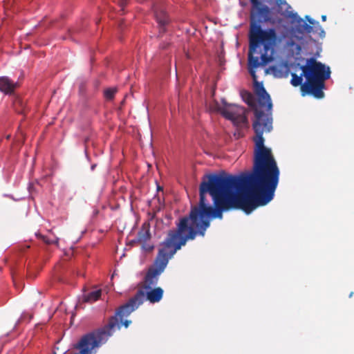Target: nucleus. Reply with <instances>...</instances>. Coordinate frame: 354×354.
<instances>
[{
  "mask_svg": "<svg viewBox=\"0 0 354 354\" xmlns=\"http://www.w3.org/2000/svg\"><path fill=\"white\" fill-rule=\"evenodd\" d=\"M276 40L274 29L263 30L261 24H250L248 69L258 96L252 124L255 132L252 171L239 175L210 174L205 176L199 187L247 214L271 201L279 182V168L271 149L265 147L263 137L264 132L272 129V104L263 83L257 81L256 74L258 68L273 61Z\"/></svg>",
  "mask_w": 354,
  "mask_h": 354,
  "instance_id": "obj_1",
  "label": "nucleus"
},
{
  "mask_svg": "<svg viewBox=\"0 0 354 354\" xmlns=\"http://www.w3.org/2000/svg\"><path fill=\"white\" fill-rule=\"evenodd\" d=\"M199 194L198 205L192 207L189 216L180 219L176 229L169 230L165 240L160 243L154 263L148 270L145 278L144 288L149 290L145 293L142 289L138 290L133 297L116 310L115 315L109 319L107 325L82 336L74 346L75 349L80 351L75 354H93V350L106 342L115 328H120V322L127 328L131 321L124 319L143 304L145 297L150 303L159 302L162 298L163 290L160 287L151 288V286L157 283L158 276L165 270L169 259L189 240H194L198 234L202 236L205 235L210 225L209 218L221 219L223 212L237 209L214 195H209L213 201V205H211L207 198L208 192L199 188Z\"/></svg>",
  "mask_w": 354,
  "mask_h": 354,
  "instance_id": "obj_2",
  "label": "nucleus"
},
{
  "mask_svg": "<svg viewBox=\"0 0 354 354\" xmlns=\"http://www.w3.org/2000/svg\"><path fill=\"white\" fill-rule=\"evenodd\" d=\"M300 69L302 72L299 75L291 73L290 84L295 87L300 86L302 96L310 95L317 99L323 98L325 81L330 75V68L312 57L307 59Z\"/></svg>",
  "mask_w": 354,
  "mask_h": 354,
  "instance_id": "obj_3",
  "label": "nucleus"
},
{
  "mask_svg": "<svg viewBox=\"0 0 354 354\" xmlns=\"http://www.w3.org/2000/svg\"><path fill=\"white\" fill-rule=\"evenodd\" d=\"M250 22H275L272 8L264 3L265 0H249Z\"/></svg>",
  "mask_w": 354,
  "mask_h": 354,
  "instance_id": "obj_4",
  "label": "nucleus"
},
{
  "mask_svg": "<svg viewBox=\"0 0 354 354\" xmlns=\"http://www.w3.org/2000/svg\"><path fill=\"white\" fill-rule=\"evenodd\" d=\"M221 114L227 120H231L238 127H243L247 124L245 109L235 104H226L218 108Z\"/></svg>",
  "mask_w": 354,
  "mask_h": 354,
  "instance_id": "obj_5",
  "label": "nucleus"
},
{
  "mask_svg": "<svg viewBox=\"0 0 354 354\" xmlns=\"http://www.w3.org/2000/svg\"><path fill=\"white\" fill-rule=\"evenodd\" d=\"M295 26L287 32L288 36L291 39V44H293L295 41H300L304 39L306 34L311 33L313 31L312 24H294Z\"/></svg>",
  "mask_w": 354,
  "mask_h": 354,
  "instance_id": "obj_6",
  "label": "nucleus"
},
{
  "mask_svg": "<svg viewBox=\"0 0 354 354\" xmlns=\"http://www.w3.org/2000/svg\"><path fill=\"white\" fill-rule=\"evenodd\" d=\"M276 6L278 13L290 19V22H305L297 12L292 10L291 6L285 0H276Z\"/></svg>",
  "mask_w": 354,
  "mask_h": 354,
  "instance_id": "obj_7",
  "label": "nucleus"
},
{
  "mask_svg": "<svg viewBox=\"0 0 354 354\" xmlns=\"http://www.w3.org/2000/svg\"><path fill=\"white\" fill-rule=\"evenodd\" d=\"M19 86L17 82H14L7 76L0 77V91L5 95H12Z\"/></svg>",
  "mask_w": 354,
  "mask_h": 354,
  "instance_id": "obj_8",
  "label": "nucleus"
},
{
  "mask_svg": "<svg viewBox=\"0 0 354 354\" xmlns=\"http://www.w3.org/2000/svg\"><path fill=\"white\" fill-rule=\"evenodd\" d=\"M151 238L149 225L144 224L138 234L140 243L148 242Z\"/></svg>",
  "mask_w": 354,
  "mask_h": 354,
  "instance_id": "obj_9",
  "label": "nucleus"
},
{
  "mask_svg": "<svg viewBox=\"0 0 354 354\" xmlns=\"http://www.w3.org/2000/svg\"><path fill=\"white\" fill-rule=\"evenodd\" d=\"M102 295L101 290H95L83 295L82 301L86 303H93L100 299Z\"/></svg>",
  "mask_w": 354,
  "mask_h": 354,
  "instance_id": "obj_10",
  "label": "nucleus"
},
{
  "mask_svg": "<svg viewBox=\"0 0 354 354\" xmlns=\"http://www.w3.org/2000/svg\"><path fill=\"white\" fill-rule=\"evenodd\" d=\"M155 17L157 22H168V15L162 9H157L154 12Z\"/></svg>",
  "mask_w": 354,
  "mask_h": 354,
  "instance_id": "obj_11",
  "label": "nucleus"
},
{
  "mask_svg": "<svg viewBox=\"0 0 354 354\" xmlns=\"http://www.w3.org/2000/svg\"><path fill=\"white\" fill-rule=\"evenodd\" d=\"M117 90L115 88H107L104 91V97L108 100L113 99Z\"/></svg>",
  "mask_w": 354,
  "mask_h": 354,
  "instance_id": "obj_12",
  "label": "nucleus"
},
{
  "mask_svg": "<svg viewBox=\"0 0 354 354\" xmlns=\"http://www.w3.org/2000/svg\"><path fill=\"white\" fill-rule=\"evenodd\" d=\"M316 29L314 30V27H313V34H317L318 37L321 39H323L325 37V31L321 28H315Z\"/></svg>",
  "mask_w": 354,
  "mask_h": 354,
  "instance_id": "obj_13",
  "label": "nucleus"
},
{
  "mask_svg": "<svg viewBox=\"0 0 354 354\" xmlns=\"http://www.w3.org/2000/svg\"><path fill=\"white\" fill-rule=\"evenodd\" d=\"M245 101L249 106H252L253 105V101H254L253 95L250 93L246 92Z\"/></svg>",
  "mask_w": 354,
  "mask_h": 354,
  "instance_id": "obj_14",
  "label": "nucleus"
},
{
  "mask_svg": "<svg viewBox=\"0 0 354 354\" xmlns=\"http://www.w3.org/2000/svg\"><path fill=\"white\" fill-rule=\"evenodd\" d=\"M86 85H87L86 81L82 80L80 82V83L79 84V91H80V93L83 94L86 92Z\"/></svg>",
  "mask_w": 354,
  "mask_h": 354,
  "instance_id": "obj_15",
  "label": "nucleus"
},
{
  "mask_svg": "<svg viewBox=\"0 0 354 354\" xmlns=\"http://www.w3.org/2000/svg\"><path fill=\"white\" fill-rule=\"evenodd\" d=\"M142 248L148 252L151 251L153 249V245L149 244L148 242L141 243Z\"/></svg>",
  "mask_w": 354,
  "mask_h": 354,
  "instance_id": "obj_16",
  "label": "nucleus"
},
{
  "mask_svg": "<svg viewBox=\"0 0 354 354\" xmlns=\"http://www.w3.org/2000/svg\"><path fill=\"white\" fill-rule=\"evenodd\" d=\"M43 241L47 243V244H53V243H58V240H50L49 239L42 236H41Z\"/></svg>",
  "mask_w": 354,
  "mask_h": 354,
  "instance_id": "obj_17",
  "label": "nucleus"
},
{
  "mask_svg": "<svg viewBox=\"0 0 354 354\" xmlns=\"http://www.w3.org/2000/svg\"><path fill=\"white\" fill-rule=\"evenodd\" d=\"M118 3L122 10L124 9V6L127 3V0H119Z\"/></svg>",
  "mask_w": 354,
  "mask_h": 354,
  "instance_id": "obj_18",
  "label": "nucleus"
},
{
  "mask_svg": "<svg viewBox=\"0 0 354 354\" xmlns=\"http://www.w3.org/2000/svg\"><path fill=\"white\" fill-rule=\"evenodd\" d=\"M306 21L309 23H311V22H316L313 19H312L310 16L308 15H306L305 17Z\"/></svg>",
  "mask_w": 354,
  "mask_h": 354,
  "instance_id": "obj_19",
  "label": "nucleus"
},
{
  "mask_svg": "<svg viewBox=\"0 0 354 354\" xmlns=\"http://www.w3.org/2000/svg\"><path fill=\"white\" fill-rule=\"evenodd\" d=\"M322 20L323 21H325L326 20V15H324L322 16Z\"/></svg>",
  "mask_w": 354,
  "mask_h": 354,
  "instance_id": "obj_20",
  "label": "nucleus"
},
{
  "mask_svg": "<svg viewBox=\"0 0 354 354\" xmlns=\"http://www.w3.org/2000/svg\"><path fill=\"white\" fill-rule=\"evenodd\" d=\"M165 24V23L161 24V28L164 27Z\"/></svg>",
  "mask_w": 354,
  "mask_h": 354,
  "instance_id": "obj_21",
  "label": "nucleus"
},
{
  "mask_svg": "<svg viewBox=\"0 0 354 354\" xmlns=\"http://www.w3.org/2000/svg\"><path fill=\"white\" fill-rule=\"evenodd\" d=\"M353 292H351L349 297H351L353 296Z\"/></svg>",
  "mask_w": 354,
  "mask_h": 354,
  "instance_id": "obj_22",
  "label": "nucleus"
},
{
  "mask_svg": "<svg viewBox=\"0 0 354 354\" xmlns=\"http://www.w3.org/2000/svg\"><path fill=\"white\" fill-rule=\"evenodd\" d=\"M266 73H268V69H266Z\"/></svg>",
  "mask_w": 354,
  "mask_h": 354,
  "instance_id": "obj_23",
  "label": "nucleus"
}]
</instances>
